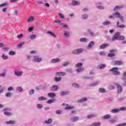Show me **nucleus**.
I'll use <instances>...</instances> for the list:
<instances>
[{"label":"nucleus","instance_id":"1","mask_svg":"<svg viewBox=\"0 0 126 126\" xmlns=\"http://www.w3.org/2000/svg\"><path fill=\"white\" fill-rule=\"evenodd\" d=\"M116 40H125V36L123 35H120V32H116L113 35L112 38L111 39V41H116Z\"/></svg>","mask_w":126,"mask_h":126},{"label":"nucleus","instance_id":"2","mask_svg":"<svg viewBox=\"0 0 126 126\" xmlns=\"http://www.w3.org/2000/svg\"><path fill=\"white\" fill-rule=\"evenodd\" d=\"M109 71L111 74L113 75H120L121 72L119 71V68L114 67L109 70Z\"/></svg>","mask_w":126,"mask_h":126},{"label":"nucleus","instance_id":"3","mask_svg":"<svg viewBox=\"0 0 126 126\" xmlns=\"http://www.w3.org/2000/svg\"><path fill=\"white\" fill-rule=\"evenodd\" d=\"M10 111H11V108L10 107H6L3 109L4 115L7 117H11L12 116V113L10 112Z\"/></svg>","mask_w":126,"mask_h":126},{"label":"nucleus","instance_id":"4","mask_svg":"<svg viewBox=\"0 0 126 126\" xmlns=\"http://www.w3.org/2000/svg\"><path fill=\"white\" fill-rule=\"evenodd\" d=\"M82 65H83L82 63H78L76 64V71L77 73L82 72V71L84 70V69L82 67Z\"/></svg>","mask_w":126,"mask_h":126},{"label":"nucleus","instance_id":"5","mask_svg":"<svg viewBox=\"0 0 126 126\" xmlns=\"http://www.w3.org/2000/svg\"><path fill=\"white\" fill-rule=\"evenodd\" d=\"M55 23H58L60 26H62L63 28H66V29H68V26L65 23H62V21L59 19H57L55 21Z\"/></svg>","mask_w":126,"mask_h":126},{"label":"nucleus","instance_id":"6","mask_svg":"<svg viewBox=\"0 0 126 126\" xmlns=\"http://www.w3.org/2000/svg\"><path fill=\"white\" fill-rule=\"evenodd\" d=\"M82 53H83V49L82 48L77 49L73 51V54L75 55H79Z\"/></svg>","mask_w":126,"mask_h":126},{"label":"nucleus","instance_id":"7","mask_svg":"<svg viewBox=\"0 0 126 126\" xmlns=\"http://www.w3.org/2000/svg\"><path fill=\"white\" fill-rule=\"evenodd\" d=\"M14 75L17 77H21L23 75V71H14Z\"/></svg>","mask_w":126,"mask_h":126},{"label":"nucleus","instance_id":"8","mask_svg":"<svg viewBox=\"0 0 126 126\" xmlns=\"http://www.w3.org/2000/svg\"><path fill=\"white\" fill-rule=\"evenodd\" d=\"M42 61V58L39 57L38 56H35L33 57V62H34V63H41Z\"/></svg>","mask_w":126,"mask_h":126},{"label":"nucleus","instance_id":"9","mask_svg":"<svg viewBox=\"0 0 126 126\" xmlns=\"http://www.w3.org/2000/svg\"><path fill=\"white\" fill-rule=\"evenodd\" d=\"M112 64H113V65H121L123 64V62H122V61H114L112 62Z\"/></svg>","mask_w":126,"mask_h":126},{"label":"nucleus","instance_id":"10","mask_svg":"<svg viewBox=\"0 0 126 126\" xmlns=\"http://www.w3.org/2000/svg\"><path fill=\"white\" fill-rule=\"evenodd\" d=\"M63 106H65V110H72L73 109L74 107L71 106L68 104H66L65 103H63Z\"/></svg>","mask_w":126,"mask_h":126},{"label":"nucleus","instance_id":"11","mask_svg":"<svg viewBox=\"0 0 126 126\" xmlns=\"http://www.w3.org/2000/svg\"><path fill=\"white\" fill-rule=\"evenodd\" d=\"M117 92L118 94H121L123 91V88L122 87V86L117 84Z\"/></svg>","mask_w":126,"mask_h":126},{"label":"nucleus","instance_id":"12","mask_svg":"<svg viewBox=\"0 0 126 126\" xmlns=\"http://www.w3.org/2000/svg\"><path fill=\"white\" fill-rule=\"evenodd\" d=\"M79 4H80V3L78 1L72 0L71 2V5L73 6L79 5Z\"/></svg>","mask_w":126,"mask_h":126},{"label":"nucleus","instance_id":"13","mask_svg":"<svg viewBox=\"0 0 126 126\" xmlns=\"http://www.w3.org/2000/svg\"><path fill=\"white\" fill-rule=\"evenodd\" d=\"M61 60L59 58L54 59L50 61V63H57L60 62Z\"/></svg>","mask_w":126,"mask_h":126},{"label":"nucleus","instance_id":"14","mask_svg":"<svg viewBox=\"0 0 126 126\" xmlns=\"http://www.w3.org/2000/svg\"><path fill=\"white\" fill-rule=\"evenodd\" d=\"M56 75L58 76H65V75H66V73L64 72H56Z\"/></svg>","mask_w":126,"mask_h":126},{"label":"nucleus","instance_id":"15","mask_svg":"<svg viewBox=\"0 0 126 126\" xmlns=\"http://www.w3.org/2000/svg\"><path fill=\"white\" fill-rule=\"evenodd\" d=\"M59 89V87L57 85H54L50 88V91H57Z\"/></svg>","mask_w":126,"mask_h":126},{"label":"nucleus","instance_id":"16","mask_svg":"<svg viewBox=\"0 0 126 126\" xmlns=\"http://www.w3.org/2000/svg\"><path fill=\"white\" fill-rule=\"evenodd\" d=\"M113 15L116 18H119L122 15L119 12H115L113 13Z\"/></svg>","mask_w":126,"mask_h":126},{"label":"nucleus","instance_id":"17","mask_svg":"<svg viewBox=\"0 0 126 126\" xmlns=\"http://www.w3.org/2000/svg\"><path fill=\"white\" fill-rule=\"evenodd\" d=\"M116 51L115 50H111L110 53L108 54V57L109 58H113V57H115V52Z\"/></svg>","mask_w":126,"mask_h":126},{"label":"nucleus","instance_id":"18","mask_svg":"<svg viewBox=\"0 0 126 126\" xmlns=\"http://www.w3.org/2000/svg\"><path fill=\"white\" fill-rule=\"evenodd\" d=\"M116 25L118 28H121L122 29H124V28L126 27V26L125 25H120V22L118 21Z\"/></svg>","mask_w":126,"mask_h":126},{"label":"nucleus","instance_id":"19","mask_svg":"<svg viewBox=\"0 0 126 126\" xmlns=\"http://www.w3.org/2000/svg\"><path fill=\"white\" fill-rule=\"evenodd\" d=\"M63 35L65 38H68L70 35L69 32L64 31Z\"/></svg>","mask_w":126,"mask_h":126},{"label":"nucleus","instance_id":"20","mask_svg":"<svg viewBox=\"0 0 126 126\" xmlns=\"http://www.w3.org/2000/svg\"><path fill=\"white\" fill-rule=\"evenodd\" d=\"M99 84H100L99 81H97L94 83L90 84V87H92V86H97V85H99Z\"/></svg>","mask_w":126,"mask_h":126},{"label":"nucleus","instance_id":"21","mask_svg":"<svg viewBox=\"0 0 126 126\" xmlns=\"http://www.w3.org/2000/svg\"><path fill=\"white\" fill-rule=\"evenodd\" d=\"M16 122L15 120H11L5 122L6 125H15Z\"/></svg>","mask_w":126,"mask_h":126},{"label":"nucleus","instance_id":"22","mask_svg":"<svg viewBox=\"0 0 126 126\" xmlns=\"http://www.w3.org/2000/svg\"><path fill=\"white\" fill-rule=\"evenodd\" d=\"M79 120V117L74 116L73 117H72L71 118V122H73L74 123H75V122H77Z\"/></svg>","mask_w":126,"mask_h":126},{"label":"nucleus","instance_id":"23","mask_svg":"<svg viewBox=\"0 0 126 126\" xmlns=\"http://www.w3.org/2000/svg\"><path fill=\"white\" fill-rule=\"evenodd\" d=\"M109 46L108 44H103L100 46L99 49L100 50H103V49H105V48H107Z\"/></svg>","mask_w":126,"mask_h":126},{"label":"nucleus","instance_id":"24","mask_svg":"<svg viewBox=\"0 0 126 126\" xmlns=\"http://www.w3.org/2000/svg\"><path fill=\"white\" fill-rule=\"evenodd\" d=\"M106 65L105 64H101L97 66L98 69H103L106 67Z\"/></svg>","mask_w":126,"mask_h":126},{"label":"nucleus","instance_id":"25","mask_svg":"<svg viewBox=\"0 0 126 126\" xmlns=\"http://www.w3.org/2000/svg\"><path fill=\"white\" fill-rule=\"evenodd\" d=\"M47 34H48L50 36H52V37H53V38H57V35H56L55 33H54L52 32H50V31L47 32Z\"/></svg>","mask_w":126,"mask_h":126},{"label":"nucleus","instance_id":"26","mask_svg":"<svg viewBox=\"0 0 126 126\" xmlns=\"http://www.w3.org/2000/svg\"><path fill=\"white\" fill-rule=\"evenodd\" d=\"M94 46V41H91L87 47L88 49H92V47Z\"/></svg>","mask_w":126,"mask_h":126},{"label":"nucleus","instance_id":"27","mask_svg":"<svg viewBox=\"0 0 126 126\" xmlns=\"http://www.w3.org/2000/svg\"><path fill=\"white\" fill-rule=\"evenodd\" d=\"M111 113L113 114H116L117 113H120V109H114L111 110Z\"/></svg>","mask_w":126,"mask_h":126},{"label":"nucleus","instance_id":"28","mask_svg":"<svg viewBox=\"0 0 126 126\" xmlns=\"http://www.w3.org/2000/svg\"><path fill=\"white\" fill-rule=\"evenodd\" d=\"M79 41L80 42H82L83 43H85L86 42H88L89 40H88V38H81L79 39Z\"/></svg>","mask_w":126,"mask_h":126},{"label":"nucleus","instance_id":"29","mask_svg":"<svg viewBox=\"0 0 126 126\" xmlns=\"http://www.w3.org/2000/svg\"><path fill=\"white\" fill-rule=\"evenodd\" d=\"M112 116L110 114H107L103 117V119L104 120H109V119H111Z\"/></svg>","mask_w":126,"mask_h":126},{"label":"nucleus","instance_id":"30","mask_svg":"<svg viewBox=\"0 0 126 126\" xmlns=\"http://www.w3.org/2000/svg\"><path fill=\"white\" fill-rule=\"evenodd\" d=\"M16 90L19 93L23 92V88H22V87H17L16 88Z\"/></svg>","mask_w":126,"mask_h":126},{"label":"nucleus","instance_id":"31","mask_svg":"<svg viewBox=\"0 0 126 126\" xmlns=\"http://www.w3.org/2000/svg\"><path fill=\"white\" fill-rule=\"evenodd\" d=\"M121 8H123V5H117L114 7V11H116L117 10H119V9H121Z\"/></svg>","mask_w":126,"mask_h":126},{"label":"nucleus","instance_id":"32","mask_svg":"<svg viewBox=\"0 0 126 126\" xmlns=\"http://www.w3.org/2000/svg\"><path fill=\"white\" fill-rule=\"evenodd\" d=\"M87 101V98L86 97H83L78 101L79 103H84V102H86Z\"/></svg>","mask_w":126,"mask_h":126},{"label":"nucleus","instance_id":"33","mask_svg":"<svg viewBox=\"0 0 126 126\" xmlns=\"http://www.w3.org/2000/svg\"><path fill=\"white\" fill-rule=\"evenodd\" d=\"M48 96L49 98H52V99H53L56 97V94L54 93H49Z\"/></svg>","mask_w":126,"mask_h":126},{"label":"nucleus","instance_id":"34","mask_svg":"<svg viewBox=\"0 0 126 126\" xmlns=\"http://www.w3.org/2000/svg\"><path fill=\"white\" fill-rule=\"evenodd\" d=\"M117 121H118V119L115 118H113V119L109 120V122L111 124H114V123H116V122H117Z\"/></svg>","mask_w":126,"mask_h":126},{"label":"nucleus","instance_id":"35","mask_svg":"<svg viewBox=\"0 0 126 126\" xmlns=\"http://www.w3.org/2000/svg\"><path fill=\"white\" fill-rule=\"evenodd\" d=\"M88 32L90 36H91V37H94V33L93 32H92V31L91 30L88 29Z\"/></svg>","mask_w":126,"mask_h":126},{"label":"nucleus","instance_id":"36","mask_svg":"<svg viewBox=\"0 0 126 126\" xmlns=\"http://www.w3.org/2000/svg\"><path fill=\"white\" fill-rule=\"evenodd\" d=\"M101 126V123L100 122H96L94 123L91 124L90 126Z\"/></svg>","mask_w":126,"mask_h":126},{"label":"nucleus","instance_id":"37","mask_svg":"<svg viewBox=\"0 0 126 126\" xmlns=\"http://www.w3.org/2000/svg\"><path fill=\"white\" fill-rule=\"evenodd\" d=\"M72 87H73L74 88H76V89H78L79 88V85H78L77 83H73L72 84Z\"/></svg>","mask_w":126,"mask_h":126},{"label":"nucleus","instance_id":"38","mask_svg":"<svg viewBox=\"0 0 126 126\" xmlns=\"http://www.w3.org/2000/svg\"><path fill=\"white\" fill-rule=\"evenodd\" d=\"M119 19L122 23H124V22H126V20H125V17H124V16H123L122 15H121L120 17H119Z\"/></svg>","mask_w":126,"mask_h":126},{"label":"nucleus","instance_id":"39","mask_svg":"<svg viewBox=\"0 0 126 126\" xmlns=\"http://www.w3.org/2000/svg\"><path fill=\"white\" fill-rule=\"evenodd\" d=\"M111 24L112 23H111L110 21H105L102 23V25L103 26H106V25H111Z\"/></svg>","mask_w":126,"mask_h":126},{"label":"nucleus","instance_id":"40","mask_svg":"<svg viewBox=\"0 0 126 126\" xmlns=\"http://www.w3.org/2000/svg\"><path fill=\"white\" fill-rule=\"evenodd\" d=\"M98 92H99V93H106V91L104 88H99L98 89Z\"/></svg>","mask_w":126,"mask_h":126},{"label":"nucleus","instance_id":"41","mask_svg":"<svg viewBox=\"0 0 126 126\" xmlns=\"http://www.w3.org/2000/svg\"><path fill=\"white\" fill-rule=\"evenodd\" d=\"M1 58L2 60H8V56L4 54H3L1 55Z\"/></svg>","mask_w":126,"mask_h":126},{"label":"nucleus","instance_id":"42","mask_svg":"<svg viewBox=\"0 0 126 126\" xmlns=\"http://www.w3.org/2000/svg\"><path fill=\"white\" fill-rule=\"evenodd\" d=\"M33 21H34V18L33 16H31L29 17V18L27 20L28 22H32Z\"/></svg>","mask_w":126,"mask_h":126},{"label":"nucleus","instance_id":"43","mask_svg":"<svg viewBox=\"0 0 126 126\" xmlns=\"http://www.w3.org/2000/svg\"><path fill=\"white\" fill-rule=\"evenodd\" d=\"M29 37L31 40H35L36 39V35L34 34H31Z\"/></svg>","mask_w":126,"mask_h":126},{"label":"nucleus","instance_id":"44","mask_svg":"<svg viewBox=\"0 0 126 126\" xmlns=\"http://www.w3.org/2000/svg\"><path fill=\"white\" fill-rule=\"evenodd\" d=\"M52 122H53V120H52V119H49L48 120L45 121V124L49 125L52 124Z\"/></svg>","mask_w":126,"mask_h":126},{"label":"nucleus","instance_id":"45","mask_svg":"<svg viewBox=\"0 0 126 126\" xmlns=\"http://www.w3.org/2000/svg\"><path fill=\"white\" fill-rule=\"evenodd\" d=\"M81 18L82 19H83V20L87 19V18H88V15L87 14L82 15Z\"/></svg>","mask_w":126,"mask_h":126},{"label":"nucleus","instance_id":"46","mask_svg":"<svg viewBox=\"0 0 126 126\" xmlns=\"http://www.w3.org/2000/svg\"><path fill=\"white\" fill-rule=\"evenodd\" d=\"M36 108L37 109H39V110H41V109H43V105L38 103L36 104Z\"/></svg>","mask_w":126,"mask_h":126},{"label":"nucleus","instance_id":"47","mask_svg":"<svg viewBox=\"0 0 126 126\" xmlns=\"http://www.w3.org/2000/svg\"><path fill=\"white\" fill-rule=\"evenodd\" d=\"M35 93V90L32 89L29 91V95H33Z\"/></svg>","mask_w":126,"mask_h":126},{"label":"nucleus","instance_id":"48","mask_svg":"<svg viewBox=\"0 0 126 126\" xmlns=\"http://www.w3.org/2000/svg\"><path fill=\"white\" fill-rule=\"evenodd\" d=\"M68 93L67 91H62L61 92L60 94L61 96H64V95H67Z\"/></svg>","mask_w":126,"mask_h":126},{"label":"nucleus","instance_id":"49","mask_svg":"<svg viewBox=\"0 0 126 126\" xmlns=\"http://www.w3.org/2000/svg\"><path fill=\"white\" fill-rule=\"evenodd\" d=\"M47 98H46L45 97H44V96H40L38 98V101H44Z\"/></svg>","mask_w":126,"mask_h":126},{"label":"nucleus","instance_id":"50","mask_svg":"<svg viewBox=\"0 0 126 126\" xmlns=\"http://www.w3.org/2000/svg\"><path fill=\"white\" fill-rule=\"evenodd\" d=\"M24 44H25L24 42H21L20 44L17 45L18 48H19V49H20L21 48H22V46H23Z\"/></svg>","mask_w":126,"mask_h":126},{"label":"nucleus","instance_id":"51","mask_svg":"<svg viewBox=\"0 0 126 126\" xmlns=\"http://www.w3.org/2000/svg\"><path fill=\"white\" fill-rule=\"evenodd\" d=\"M6 5H8V2H5L0 4V7H4V6H6Z\"/></svg>","mask_w":126,"mask_h":126},{"label":"nucleus","instance_id":"52","mask_svg":"<svg viewBox=\"0 0 126 126\" xmlns=\"http://www.w3.org/2000/svg\"><path fill=\"white\" fill-rule=\"evenodd\" d=\"M54 80L56 82H59V81H61V80H62V77H55Z\"/></svg>","mask_w":126,"mask_h":126},{"label":"nucleus","instance_id":"53","mask_svg":"<svg viewBox=\"0 0 126 126\" xmlns=\"http://www.w3.org/2000/svg\"><path fill=\"white\" fill-rule=\"evenodd\" d=\"M15 54H16L15 52L12 50L10 51L9 52V55L10 56H15Z\"/></svg>","mask_w":126,"mask_h":126},{"label":"nucleus","instance_id":"54","mask_svg":"<svg viewBox=\"0 0 126 126\" xmlns=\"http://www.w3.org/2000/svg\"><path fill=\"white\" fill-rule=\"evenodd\" d=\"M70 64V63H69V62H66L63 63V66H66Z\"/></svg>","mask_w":126,"mask_h":126},{"label":"nucleus","instance_id":"55","mask_svg":"<svg viewBox=\"0 0 126 126\" xmlns=\"http://www.w3.org/2000/svg\"><path fill=\"white\" fill-rule=\"evenodd\" d=\"M99 55L102 57H105V56H106V53L104 52L101 51L99 52Z\"/></svg>","mask_w":126,"mask_h":126},{"label":"nucleus","instance_id":"56","mask_svg":"<svg viewBox=\"0 0 126 126\" xmlns=\"http://www.w3.org/2000/svg\"><path fill=\"white\" fill-rule=\"evenodd\" d=\"M92 118H94V115L93 114H90L87 116V119H92Z\"/></svg>","mask_w":126,"mask_h":126},{"label":"nucleus","instance_id":"57","mask_svg":"<svg viewBox=\"0 0 126 126\" xmlns=\"http://www.w3.org/2000/svg\"><path fill=\"white\" fill-rule=\"evenodd\" d=\"M12 95V93L9 92V93H7L5 94V96L6 97H11V96Z\"/></svg>","mask_w":126,"mask_h":126},{"label":"nucleus","instance_id":"58","mask_svg":"<svg viewBox=\"0 0 126 126\" xmlns=\"http://www.w3.org/2000/svg\"><path fill=\"white\" fill-rule=\"evenodd\" d=\"M96 7L98 8V9L103 10L105 9V7L102 5H97Z\"/></svg>","mask_w":126,"mask_h":126},{"label":"nucleus","instance_id":"59","mask_svg":"<svg viewBox=\"0 0 126 126\" xmlns=\"http://www.w3.org/2000/svg\"><path fill=\"white\" fill-rule=\"evenodd\" d=\"M59 17H60L61 19H64V16H63V14L60 13L59 14Z\"/></svg>","mask_w":126,"mask_h":126},{"label":"nucleus","instance_id":"60","mask_svg":"<svg viewBox=\"0 0 126 126\" xmlns=\"http://www.w3.org/2000/svg\"><path fill=\"white\" fill-rule=\"evenodd\" d=\"M13 90H14V88L12 87H9L7 88L8 91H13Z\"/></svg>","mask_w":126,"mask_h":126},{"label":"nucleus","instance_id":"61","mask_svg":"<svg viewBox=\"0 0 126 126\" xmlns=\"http://www.w3.org/2000/svg\"><path fill=\"white\" fill-rule=\"evenodd\" d=\"M55 102V100H49L47 101V104H52V103H54Z\"/></svg>","mask_w":126,"mask_h":126},{"label":"nucleus","instance_id":"62","mask_svg":"<svg viewBox=\"0 0 126 126\" xmlns=\"http://www.w3.org/2000/svg\"><path fill=\"white\" fill-rule=\"evenodd\" d=\"M23 37V34L22 33H20L17 35L18 39H21Z\"/></svg>","mask_w":126,"mask_h":126},{"label":"nucleus","instance_id":"63","mask_svg":"<svg viewBox=\"0 0 126 126\" xmlns=\"http://www.w3.org/2000/svg\"><path fill=\"white\" fill-rule=\"evenodd\" d=\"M120 111H126V107H123L119 108V112Z\"/></svg>","mask_w":126,"mask_h":126},{"label":"nucleus","instance_id":"64","mask_svg":"<svg viewBox=\"0 0 126 126\" xmlns=\"http://www.w3.org/2000/svg\"><path fill=\"white\" fill-rule=\"evenodd\" d=\"M5 73H2L0 74V77H5Z\"/></svg>","mask_w":126,"mask_h":126}]
</instances>
